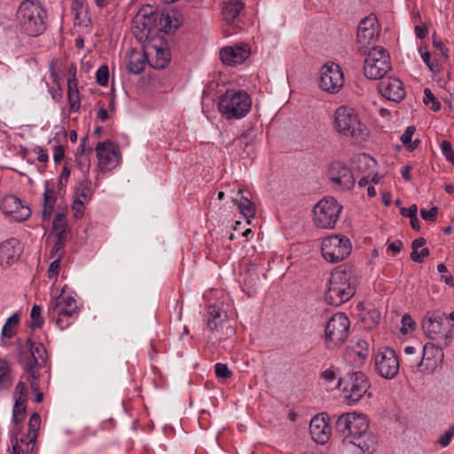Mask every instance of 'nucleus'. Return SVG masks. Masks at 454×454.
Here are the masks:
<instances>
[{
    "mask_svg": "<svg viewBox=\"0 0 454 454\" xmlns=\"http://www.w3.org/2000/svg\"><path fill=\"white\" fill-rule=\"evenodd\" d=\"M441 149L447 160L454 165V151L451 144L448 140H443L441 144Z\"/></svg>",
    "mask_w": 454,
    "mask_h": 454,
    "instance_id": "49530a36",
    "label": "nucleus"
},
{
    "mask_svg": "<svg viewBox=\"0 0 454 454\" xmlns=\"http://www.w3.org/2000/svg\"><path fill=\"white\" fill-rule=\"evenodd\" d=\"M71 82L77 84L76 66L73 63L68 67L67 84H71Z\"/></svg>",
    "mask_w": 454,
    "mask_h": 454,
    "instance_id": "e2e57ef3",
    "label": "nucleus"
},
{
    "mask_svg": "<svg viewBox=\"0 0 454 454\" xmlns=\"http://www.w3.org/2000/svg\"><path fill=\"white\" fill-rule=\"evenodd\" d=\"M416 129L414 126H408L404 133L401 137V141L404 145H408L411 143L412 136L414 135Z\"/></svg>",
    "mask_w": 454,
    "mask_h": 454,
    "instance_id": "6e6d98bb",
    "label": "nucleus"
},
{
    "mask_svg": "<svg viewBox=\"0 0 454 454\" xmlns=\"http://www.w3.org/2000/svg\"><path fill=\"white\" fill-rule=\"evenodd\" d=\"M96 79L98 84L100 86H106L109 81V69L106 65L100 66L96 72Z\"/></svg>",
    "mask_w": 454,
    "mask_h": 454,
    "instance_id": "a18cd8bd",
    "label": "nucleus"
},
{
    "mask_svg": "<svg viewBox=\"0 0 454 454\" xmlns=\"http://www.w3.org/2000/svg\"><path fill=\"white\" fill-rule=\"evenodd\" d=\"M343 83V73L338 64L330 63L322 67L319 86L323 90L332 94L337 93Z\"/></svg>",
    "mask_w": 454,
    "mask_h": 454,
    "instance_id": "f3484780",
    "label": "nucleus"
},
{
    "mask_svg": "<svg viewBox=\"0 0 454 454\" xmlns=\"http://www.w3.org/2000/svg\"><path fill=\"white\" fill-rule=\"evenodd\" d=\"M158 20L160 25L162 27V30L165 33H168V31L172 28L171 17L168 14L164 15L163 13H160Z\"/></svg>",
    "mask_w": 454,
    "mask_h": 454,
    "instance_id": "5fc2aeb1",
    "label": "nucleus"
},
{
    "mask_svg": "<svg viewBox=\"0 0 454 454\" xmlns=\"http://www.w3.org/2000/svg\"><path fill=\"white\" fill-rule=\"evenodd\" d=\"M93 195L92 183L90 180L85 178L81 181L74 192V199L89 202Z\"/></svg>",
    "mask_w": 454,
    "mask_h": 454,
    "instance_id": "2f4dec72",
    "label": "nucleus"
},
{
    "mask_svg": "<svg viewBox=\"0 0 454 454\" xmlns=\"http://www.w3.org/2000/svg\"><path fill=\"white\" fill-rule=\"evenodd\" d=\"M334 427L345 443L356 446L363 454L373 452L376 440L369 432V420L365 415L356 412L343 413L337 418Z\"/></svg>",
    "mask_w": 454,
    "mask_h": 454,
    "instance_id": "f257e3e1",
    "label": "nucleus"
},
{
    "mask_svg": "<svg viewBox=\"0 0 454 454\" xmlns=\"http://www.w3.org/2000/svg\"><path fill=\"white\" fill-rule=\"evenodd\" d=\"M338 386L343 394L344 402L348 405H355L367 393L371 385L363 372L353 371L340 378Z\"/></svg>",
    "mask_w": 454,
    "mask_h": 454,
    "instance_id": "0eeeda50",
    "label": "nucleus"
},
{
    "mask_svg": "<svg viewBox=\"0 0 454 454\" xmlns=\"http://www.w3.org/2000/svg\"><path fill=\"white\" fill-rule=\"evenodd\" d=\"M41 425V417L39 413L34 412L28 421V432L26 439H20V442L26 444L35 443L37 438V432Z\"/></svg>",
    "mask_w": 454,
    "mask_h": 454,
    "instance_id": "7c9ffc66",
    "label": "nucleus"
},
{
    "mask_svg": "<svg viewBox=\"0 0 454 454\" xmlns=\"http://www.w3.org/2000/svg\"><path fill=\"white\" fill-rule=\"evenodd\" d=\"M93 150L91 147H88L87 153H77L75 156V161L78 165V168L82 173H88L90 167V155L92 153Z\"/></svg>",
    "mask_w": 454,
    "mask_h": 454,
    "instance_id": "e433bc0d",
    "label": "nucleus"
},
{
    "mask_svg": "<svg viewBox=\"0 0 454 454\" xmlns=\"http://www.w3.org/2000/svg\"><path fill=\"white\" fill-rule=\"evenodd\" d=\"M438 207H433L431 209L427 210L426 208L420 209V216L422 219L429 222H435L437 218Z\"/></svg>",
    "mask_w": 454,
    "mask_h": 454,
    "instance_id": "8fccbe9b",
    "label": "nucleus"
},
{
    "mask_svg": "<svg viewBox=\"0 0 454 454\" xmlns=\"http://www.w3.org/2000/svg\"><path fill=\"white\" fill-rule=\"evenodd\" d=\"M446 315L439 310L429 311L422 319L426 335L442 348H447L452 341V325L444 323Z\"/></svg>",
    "mask_w": 454,
    "mask_h": 454,
    "instance_id": "423d86ee",
    "label": "nucleus"
},
{
    "mask_svg": "<svg viewBox=\"0 0 454 454\" xmlns=\"http://www.w3.org/2000/svg\"><path fill=\"white\" fill-rule=\"evenodd\" d=\"M47 11L37 0H23L16 12L17 27L28 36H38L46 29Z\"/></svg>",
    "mask_w": 454,
    "mask_h": 454,
    "instance_id": "f03ea898",
    "label": "nucleus"
},
{
    "mask_svg": "<svg viewBox=\"0 0 454 454\" xmlns=\"http://www.w3.org/2000/svg\"><path fill=\"white\" fill-rule=\"evenodd\" d=\"M419 52L421 55V58L423 61L426 63L429 70L433 73H439L441 71V65L438 63L437 60L432 61L431 60V54L427 51H423L422 48H419Z\"/></svg>",
    "mask_w": 454,
    "mask_h": 454,
    "instance_id": "79ce46f5",
    "label": "nucleus"
},
{
    "mask_svg": "<svg viewBox=\"0 0 454 454\" xmlns=\"http://www.w3.org/2000/svg\"><path fill=\"white\" fill-rule=\"evenodd\" d=\"M227 318V313L216 305H209L207 308V325L212 333H219Z\"/></svg>",
    "mask_w": 454,
    "mask_h": 454,
    "instance_id": "a878e982",
    "label": "nucleus"
},
{
    "mask_svg": "<svg viewBox=\"0 0 454 454\" xmlns=\"http://www.w3.org/2000/svg\"><path fill=\"white\" fill-rule=\"evenodd\" d=\"M79 308L76 300L71 295L59 294L49 307V317L59 330L71 325L70 319L78 317Z\"/></svg>",
    "mask_w": 454,
    "mask_h": 454,
    "instance_id": "6e6552de",
    "label": "nucleus"
},
{
    "mask_svg": "<svg viewBox=\"0 0 454 454\" xmlns=\"http://www.w3.org/2000/svg\"><path fill=\"white\" fill-rule=\"evenodd\" d=\"M374 366L377 372L385 379L395 378L400 368L398 357L393 348H380L374 354Z\"/></svg>",
    "mask_w": 454,
    "mask_h": 454,
    "instance_id": "4468645a",
    "label": "nucleus"
},
{
    "mask_svg": "<svg viewBox=\"0 0 454 454\" xmlns=\"http://www.w3.org/2000/svg\"><path fill=\"white\" fill-rule=\"evenodd\" d=\"M400 213L403 216L411 218L417 215L418 207L417 205L413 204L410 207H401Z\"/></svg>",
    "mask_w": 454,
    "mask_h": 454,
    "instance_id": "bf43d9fd",
    "label": "nucleus"
},
{
    "mask_svg": "<svg viewBox=\"0 0 454 454\" xmlns=\"http://www.w3.org/2000/svg\"><path fill=\"white\" fill-rule=\"evenodd\" d=\"M231 201L238 207L239 212L245 218H254L255 215V205L250 200L243 195L242 190H239L234 196L231 197Z\"/></svg>",
    "mask_w": 454,
    "mask_h": 454,
    "instance_id": "c85d7f7f",
    "label": "nucleus"
},
{
    "mask_svg": "<svg viewBox=\"0 0 454 454\" xmlns=\"http://www.w3.org/2000/svg\"><path fill=\"white\" fill-rule=\"evenodd\" d=\"M152 51H153L148 53L150 55V57H148L149 65L154 69L165 68L168 65L171 58L169 50L164 47L153 46L152 47Z\"/></svg>",
    "mask_w": 454,
    "mask_h": 454,
    "instance_id": "bb28decb",
    "label": "nucleus"
},
{
    "mask_svg": "<svg viewBox=\"0 0 454 454\" xmlns=\"http://www.w3.org/2000/svg\"><path fill=\"white\" fill-rule=\"evenodd\" d=\"M251 106L252 99L245 90H227L218 101L219 112L227 120L244 118Z\"/></svg>",
    "mask_w": 454,
    "mask_h": 454,
    "instance_id": "39448f33",
    "label": "nucleus"
},
{
    "mask_svg": "<svg viewBox=\"0 0 454 454\" xmlns=\"http://www.w3.org/2000/svg\"><path fill=\"white\" fill-rule=\"evenodd\" d=\"M380 318V312L374 308L369 309L363 316V321L366 324L367 327L370 328L377 325Z\"/></svg>",
    "mask_w": 454,
    "mask_h": 454,
    "instance_id": "58836bf2",
    "label": "nucleus"
},
{
    "mask_svg": "<svg viewBox=\"0 0 454 454\" xmlns=\"http://www.w3.org/2000/svg\"><path fill=\"white\" fill-rule=\"evenodd\" d=\"M67 98L70 111L77 112L80 109L81 100L77 84L71 82L67 84Z\"/></svg>",
    "mask_w": 454,
    "mask_h": 454,
    "instance_id": "72a5a7b5",
    "label": "nucleus"
},
{
    "mask_svg": "<svg viewBox=\"0 0 454 454\" xmlns=\"http://www.w3.org/2000/svg\"><path fill=\"white\" fill-rule=\"evenodd\" d=\"M353 351L364 361L369 355V343L364 340H359L354 347Z\"/></svg>",
    "mask_w": 454,
    "mask_h": 454,
    "instance_id": "c03bdc74",
    "label": "nucleus"
},
{
    "mask_svg": "<svg viewBox=\"0 0 454 454\" xmlns=\"http://www.w3.org/2000/svg\"><path fill=\"white\" fill-rule=\"evenodd\" d=\"M12 384L10 368L6 361H0V390Z\"/></svg>",
    "mask_w": 454,
    "mask_h": 454,
    "instance_id": "4c0bfd02",
    "label": "nucleus"
},
{
    "mask_svg": "<svg viewBox=\"0 0 454 454\" xmlns=\"http://www.w3.org/2000/svg\"><path fill=\"white\" fill-rule=\"evenodd\" d=\"M27 414V399L15 400L12 408V422L15 425L20 424Z\"/></svg>",
    "mask_w": 454,
    "mask_h": 454,
    "instance_id": "473e14b6",
    "label": "nucleus"
},
{
    "mask_svg": "<svg viewBox=\"0 0 454 454\" xmlns=\"http://www.w3.org/2000/svg\"><path fill=\"white\" fill-rule=\"evenodd\" d=\"M329 179L340 186L342 190H349L355 184V178L351 170L342 162H333L327 171Z\"/></svg>",
    "mask_w": 454,
    "mask_h": 454,
    "instance_id": "412c9836",
    "label": "nucleus"
},
{
    "mask_svg": "<svg viewBox=\"0 0 454 454\" xmlns=\"http://www.w3.org/2000/svg\"><path fill=\"white\" fill-rule=\"evenodd\" d=\"M364 74L370 80H381L391 69L388 52L382 47H372L366 53Z\"/></svg>",
    "mask_w": 454,
    "mask_h": 454,
    "instance_id": "1a4fd4ad",
    "label": "nucleus"
},
{
    "mask_svg": "<svg viewBox=\"0 0 454 454\" xmlns=\"http://www.w3.org/2000/svg\"><path fill=\"white\" fill-rule=\"evenodd\" d=\"M28 351H20L19 362L24 371L28 374V378L36 380L39 373L36 370L46 361L47 353L45 347L40 343L33 341L31 339L27 340Z\"/></svg>",
    "mask_w": 454,
    "mask_h": 454,
    "instance_id": "9b49d317",
    "label": "nucleus"
},
{
    "mask_svg": "<svg viewBox=\"0 0 454 454\" xmlns=\"http://www.w3.org/2000/svg\"><path fill=\"white\" fill-rule=\"evenodd\" d=\"M66 237L55 236L54 245L51 251V258H61L64 254V247L66 244Z\"/></svg>",
    "mask_w": 454,
    "mask_h": 454,
    "instance_id": "a19ab883",
    "label": "nucleus"
},
{
    "mask_svg": "<svg viewBox=\"0 0 454 454\" xmlns=\"http://www.w3.org/2000/svg\"><path fill=\"white\" fill-rule=\"evenodd\" d=\"M402 324H403V327H402L401 331L405 330V332H407L408 331L407 327L409 329H413L415 322L412 320V318L409 315L406 314V315L403 316V317H402Z\"/></svg>",
    "mask_w": 454,
    "mask_h": 454,
    "instance_id": "680f3d73",
    "label": "nucleus"
},
{
    "mask_svg": "<svg viewBox=\"0 0 454 454\" xmlns=\"http://www.w3.org/2000/svg\"><path fill=\"white\" fill-rule=\"evenodd\" d=\"M0 207L4 215H10L16 222L25 221L31 215L30 208L22 205L20 200L14 195L4 197Z\"/></svg>",
    "mask_w": 454,
    "mask_h": 454,
    "instance_id": "aec40b11",
    "label": "nucleus"
},
{
    "mask_svg": "<svg viewBox=\"0 0 454 454\" xmlns=\"http://www.w3.org/2000/svg\"><path fill=\"white\" fill-rule=\"evenodd\" d=\"M349 326V319L344 313L334 314L325 325V346L328 348H334L342 345L348 336Z\"/></svg>",
    "mask_w": 454,
    "mask_h": 454,
    "instance_id": "f8f14e48",
    "label": "nucleus"
},
{
    "mask_svg": "<svg viewBox=\"0 0 454 454\" xmlns=\"http://www.w3.org/2000/svg\"><path fill=\"white\" fill-rule=\"evenodd\" d=\"M215 372L218 378L228 379L231 376V372L225 364L217 363L215 365Z\"/></svg>",
    "mask_w": 454,
    "mask_h": 454,
    "instance_id": "09e8293b",
    "label": "nucleus"
},
{
    "mask_svg": "<svg viewBox=\"0 0 454 454\" xmlns=\"http://www.w3.org/2000/svg\"><path fill=\"white\" fill-rule=\"evenodd\" d=\"M333 128L342 137L358 141H366L370 136V130L361 121L358 113L354 108L344 105L334 111Z\"/></svg>",
    "mask_w": 454,
    "mask_h": 454,
    "instance_id": "7ed1b4c3",
    "label": "nucleus"
},
{
    "mask_svg": "<svg viewBox=\"0 0 454 454\" xmlns=\"http://www.w3.org/2000/svg\"><path fill=\"white\" fill-rule=\"evenodd\" d=\"M85 203L86 202H83L82 200H80L77 199L74 200L72 208L74 211V216L76 218H79L83 215L84 208H85V207H84Z\"/></svg>",
    "mask_w": 454,
    "mask_h": 454,
    "instance_id": "4d7b16f0",
    "label": "nucleus"
},
{
    "mask_svg": "<svg viewBox=\"0 0 454 454\" xmlns=\"http://www.w3.org/2000/svg\"><path fill=\"white\" fill-rule=\"evenodd\" d=\"M13 399L14 401L27 399V386L24 382L20 381L16 385L13 392Z\"/></svg>",
    "mask_w": 454,
    "mask_h": 454,
    "instance_id": "603ef678",
    "label": "nucleus"
},
{
    "mask_svg": "<svg viewBox=\"0 0 454 454\" xmlns=\"http://www.w3.org/2000/svg\"><path fill=\"white\" fill-rule=\"evenodd\" d=\"M11 442H12V451L11 454H20L21 448L19 445V440H18L17 434H13L12 436Z\"/></svg>",
    "mask_w": 454,
    "mask_h": 454,
    "instance_id": "338daca9",
    "label": "nucleus"
},
{
    "mask_svg": "<svg viewBox=\"0 0 454 454\" xmlns=\"http://www.w3.org/2000/svg\"><path fill=\"white\" fill-rule=\"evenodd\" d=\"M378 88L380 94L388 100L400 102L405 96L403 84L397 78L384 77L380 82Z\"/></svg>",
    "mask_w": 454,
    "mask_h": 454,
    "instance_id": "b1692460",
    "label": "nucleus"
},
{
    "mask_svg": "<svg viewBox=\"0 0 454 454\" xmlns=\"http://www.w3.org/2000/svg\"><path fill=\"white\" fill-rule=\"evenodd\" d=\"M67 230V220L65 214L58 212L52 221V231L55 236L66 237L65 232Z\"/></svg>",
    "mask_w": 454,
    "mask_h": 454,
    "instance_id": "f704fd0d",
    "label": "nucleus"
},
{
    "mask_svg": "<svg viewBox=\"0 0 454 454\" xmlns=\"http://www.w3.org/2000/svg\"><path fill=\"white\" fill-rule=\"evenodd\" d=\"M69 176H70V169L67 166H65L63 168L62 172L59 176V189H61L62 187H64L66 185V183L67 182Z\"/></svg>",
    "mask_w": 454,
    "mask_h": 454,
    "instance_id": "052dcab7",
    "label": "nucleus"
},
{
    "mask_svg": "<svg viewBox=\"0 0 454 454\" xmlns=\"http://www.w3.org/2000/svg\"><path fill=\"white\" fill-rule=\"evenodd\" d=\"M424 99H423V102L426 106H429V104L431 103L432 106H430V108L434 111V112H438L440 111L441 109V103L437 100V98L434 96V94L432 93V91L429 90V89H425L424 90Z\"/></svg>",
    "mask_w": 454,
    "mask_h": 454,
    "instance_id": "37998d69",
    "label": "nucleus"
},
{
    "mask_svg": "<svg viewBox=\"0 0 454 454\" xmlns=\"http://www.w3.org/2000/svg\"><path fill=\"white\" fill-rule=\"evenodd\" d=\"M351 242L343 235H333L325 238L321 244L323 257L332 263L339 262L349 255Z\"/></svg>",
    "mask_w": 454,
    "mask_h": 454,
    "instance_id": "ddd939ff",
    "label": "nucleus"
},
{
    "mask_svg": "<svg viewBox=\"0 0 454 454\" xmlns=\"http://www.w3.org/2000/svg\"><path fill=\"white\" fill-rule=\"evenodd\" d=\"M244 9V4L240 0H230L223 7V16L229 24H234L240 12Z\"/></svg>",
    "mask_w": 454,
    "mask_h": 454,
    "instance_id": "c756f323",
    "label": "nucleus"
},
{
    "mask_svg": "<svg viewBox=\"0 0 454 454\" xmlns=\"http://www.w3.org/2000/svg\"><path fill=\"white\" fill-rule=\"evenodd\" d=\"M22 253V247L17 239H9L0 244V270H6L17 262Z\"/></svg>",
    "mask_w": 454,
    "mask_h": 454,
    "instance_id": "4be33fe9",
    "label": "nucleus"
},
{
    "mask_svg": "<svg viewBox=\"0 0 454 454\" xmlns=\"http://www.w3.org/2000/svg\"><path fill=\"white\" fill-rule=\"evenodd\" d=\"M341 210L342 206L333 197H325L314 207V223L319 228L333 229Z\"/></svg>",
    "mask_w": 454,
    "mask_h": 454,
    "instance_id": "9d476101",
    "label": "nucleus"
},
{
    "mask_svg": "<svg viewBox=\"0 0 454 454\" xmlns=\"http://www.w3.org/2000/svg\"><path fill=\"white\" fill-rule=\"evenodd\" d=\"M429 249L427 247H423L420 251L415 250L411 253V259L415 262L421 263L424 259L429 255Z\"/></svg>",
    "mask_w": 454,
    "mask_h": 454,
    "instance_id": "3c124183",
    "label": "nucleus"
},
{
    "mask_svg": "<svg viewBox=\"0 0 454 454\" xmlns=\"http://www.w3.org/2000/svg\"><path fill=\"white\" fill-rule=\"evenodd\" d=\"M146 62H148L146 52L132 49L128 55L127 68L129 73L138 74L144 71Z\"/></svg>",
    "mask_w": 454,
    "mask_h": 454,
    "instance_id": "cd10ccee",
    "label": "nucleus"
},
{
    "mask_svg": "<svg viewBox=\"0 0 454 454\" xmlns=\"http://www.w3.org/2000/svg\"><path fill=\"white\" fill-rule=\"evenodd\" d=\"M64 156H65V152H64L63 146H61V145L56 146L54 148V153H53L54 160L56 162H60L64 159Z\"/></svg>",
    "mask_w": 454,
    "mask_h": 454,
    "instance_id": "0e129e2a",
    "label": "nucleus"
},
{
    "mask_svg": "<svg viewBox=\"0 0 454 454\" xmlns=\"http://www.w3.org/2000/svg\"><path fill=\"white\" fill-rule=\"evenodd\" d=\"M379 35L377 18L374 15H369L363 19L357 27L356 43L358 51L363 54L367 53L366 47L373 43Z\"/></svg>",
    "mask_w": 454,
    "mask_h": 454,
    "instance_id": "a211bd4d",
    "label": "nucleus"
},
{
    "mask_svg": "<svg viewBox=\"0 0 454 454\" xmlns=\"http://www.w3.org/2000/svg\"><path fill=\"white\" fill-rule=\"evenodd\" d=\"M31 324L30 328H41L43 325V319L42 317V308L39 305H34L30 311Z\"/></svg>",
    "mask_w": 454,
    "mask_h": 454,
    "instance_id": "ea45409f",
    "label": "nucleus"
},
{
    "mask_svg": "<svg viewBox=\"0 0 454 454\" xmlns=\"http://www.w3.org/2000/svg\"><path fill=\"white\" fill-rule=\"evenodd\" d=\"M355 293L356 286L351 283L349 268L339 267L331 272L325 294V300L328 304L340 306L349 301Z\"/></svg>",
    "mask_w": 454,
    "mask_h": 454,
    "instance_id": "20e7f679",
    "label": "nucleus"
},
{
    "mask_svg": "<svg viewBox=\"0 0 454 454\" xmlns=\"http://www.w3.org/2000/svg\"><path fill=\"white\" fill-rule=\"evenodd\" d=\"M95 151L98 160V167L102 171L112 170L120 162V153L117 146L111 141L99 142Z\"/></svg>",
    "mask_w": 454,
    "mask_h": 454,
    "instance_id": "6ab92c4d",
    "label": "nucleus"
},
{
    "mask_svg": "<svg viewBox=\"0 0 454 454\" xmlns=\"http://www.w3.org/2000/svg\"><path fill=\"white\" fill-rule=\"evenodd\" d=\"M441 345L431 342L423 347L420 360L417 363V371L420 373H431L443 362L444 354Z\"/></svg>",
    "mask_w": 454,
    "mask_h": 454,
    "instance_id": "dca6fc26",
    "label": "nucleus"
},
{
    "mask_svg": "<svg viewBox=\"0 0 454 454\" xmlns=\"http://www.w3.org/2000/svg\"><path fill=\"white\" fill-rule=\"evenodd\" d=\"M309 432L312 439L320 444L327 442L330 436V427L323 415H316L309 423Z\"/></svg>",
    "mask_w": 454,
    "mask_h": 454,
    "instance_id": "393cba45",
    "label": "nucleus"
},
{
    "mask_svg": "<svg viewBox=\"0 0 454 454\" xmlns=\"http://www.w3.org/2000/svg\"><path fill=\"white\" fill-rule=\"evenodd\" d=\"M453 435H454V427L452 426V427H450L442 435H441V437L438 440V442L442 447H446L450 444Z\"/></svg>",
    "mask_w": 454,
    "mask_h": 454,
    "instance_id": "864d4df0",
    "label": "nucleus"
},
{
    "mask_svg": "<svg viewBox=\"0 0 454 454\" xmlns=\"http://www.w3.org/2000/svg\"><path fill=\"white\" fill-rule=\"evenodd\" d=\"M416 36L419 39H424L427 35V28L424 25H417L415 27Z\"/></svg>",
    "mask_w": 454,
    "mask_h": 454,
    "instance_id": "774afa93",
    "label": "nucleus"
},
{
    "mask_svg": "<svg viewBox=\"0 0 454 454\" xmlns=\"http://www.w3.org/2000/svg\"><path fill=\"white\" fill-rule=\"evenodd\" d=\"M56 203V196L54 189L46 187L43 192V206L54 207Z\"/></svg>",
    "mask_w": 454,
    "mask_h": 454,
    "instance_id": "de8ad7c7",
    "label": "nucleus"
},
{
    "mask_svg": "<svg viewBox=\"0 0 454 454\" xmlns=\"http://www.w3.org/2000/svg\"><path fill=\"white\" fill-rule=\"evenodd\" d=\"M159 16L150 5L142 7L132 21L134 35L140 40L148 38L157 26Z\"/></svg>",
    "mask_w": 454,
    "mask_h": 454,
    "instance_id": "2eb2a0df",
    "label": "nucleus"
},
{
    "mask_svg": "<svg viewBox=\"0 0 454 454\" xmlns=\"http://www.w3.org/2000/svg\"><path fill=\"white\" fill-rule=\"evenodd\" d=\"M20 322V317L18 314H12L8 317L2 329V336L7 339H11L16 331V327Z\"/></svg>",
    "mask_w": 454,
    "mask_h": 454,
    "instance_id": "c9c22d12",
    "label": "nucleus"
},
{
    "mask_svg": "<svg viewBox=\"0 0 454 454\" xmlns=\"http://www.w3.org/2000/svg\"><path fill=\"white\" fill-rule=\"evenodd\" d=\"M53 262L50 264L48 270L49 278L55 277L59 274V270L60 268V260L61 258H53Z\"/></svg>",
    "mask_w": 454,
    "mask_h": 454,
    "instance_id": "13d9d810",
    "label": "nucleus"
},
{
    "mask_svg": "<svg viewBox=\"0 0 454 454\" xmlns=\"http://www.w3.org/2000/svg\"><path fill=\"white\" fill-rule=\"evenodd\" d=\"M357 161L360 163H364L366 166H370L374 163V160L366 153H362L356 156Z\"/></svg>",
    "mask_w": 454,
    "mask_h": 454,
    "instance_id": "69168bd1",
    "label": "nucleus"
},
{
    "mask_svg": "<svg viewBox=\"0 0 454 454\" xmlns=\"http://www.w3.org/2000/svg\"><path fill=\"white\" fill-rule=\"evenodd\" d=\"M250 53L247 44L239 43L223 48L220 51V59L226 65L235 66L243 63L248 59Z\"/></svg>",
    "mask_w": 454,
    "mask_h": 454,
    "instance_id": "5701e85b",
    "label": "nucleus"
}]
</instances>
